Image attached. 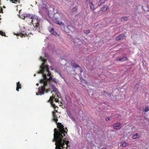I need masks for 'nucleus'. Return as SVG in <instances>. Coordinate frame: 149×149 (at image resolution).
I'll return each instance as SVG.
<instances>
[{
    "instance_id": "nucleus-1",
    "label": "nucleus",
    "mask_w": 149,
    "mask_h": 149,
    "mask_svg": "<svg viewBox=\"0 0 149 149\" xmlns=\"http://www.w3.org/2000/svg\"><path fill=\"white\" fill-rule=\"evenodd\" d=\"M44 56L47 58V55L45 53H43L40 57V60L43 63L40 67L39 71L37 72L38 74H41L43 78L40 80V83L41 84V88H38V93L36 92V95H41L45 93H48V91L52 89L56 94V96L59 98L60 93L53 84V83H57L58 80L52 78L53 75L49 71L48 65L45 64L46 60L44 57Z\"/></svg>"
},
{
    "instance_id": "nucleus-2",
    "label": "nucleus",
    "mask_w": 149,
    "mask_h": 149,
    "mask_svg": "<svg viewBox=\"0 0 149 149\" xmlns=\"http://www.w3.org/2000/svg\"><path fill=\"white\" fill-rule=\"evenodd\" d=\"M57 112L56 110L52 112V120L57 124V127L59 129V131H58L56 128L54 129V139L53 141L55 142L56 149H62L61 147L62 148H67L69 146V142L65 140V138H63V136H65V134H67V132L64 130V126L61 123H57L58 119L55 115V113Z\"/></svg>"
},
{
    "instance_id": "nucleus-3",
    "label": "nucleus",
    "mask_w": 149,
    "mask_h": 149,
    "mask_svg": "<svg viewBox=\"0 0 149 149\" xmlns=\"http://www.w3.org/2000/svg\"><path fill=\"white\" fill-rule=\"evenodd\" d=\"M24 18H22L24 19L25 17L32 19L30 25H33L36 29L39 26V23L40 20L38 18V17L36 15L26 14H24Z\"/></svg>"
},
{
    "instance_id": "nucleus-4",
    "label": "nucleus",
    "mask_w": 149,
    "mask_h": 149,
    "mask_svg": "<svg viewBox=\"0 0 149 149\" xmlns=\"http://www.w3.org/2000/svg\"><path fill=\"white\" fill-rule=\"evenodd\" d=\"M121 124L120 123H117L114 124L113 125L114 128L116 130H119L121 127Z\"/></svg>"
},
{
    "instance_id": "nucleus-5",
    "label": "nucleus",
    "mask_w": 149,
    "mask_h": 149,
    "mask_svg": "<svg viewBox=\"0 0 149 149\" xmlns=\"http://www.w3.org/2000/svg\"><path fill=\"white\" fill-rule=\"evenodd\" d=\"M53 95L52 96H51L50 97L49 100L48 101L49 102L50 101V104L51 105H52V106L54 107L55 108L56 106H55V104H54L53 103V99L54 98V97H53Z\"/></svg>"
},
{
    "instance_id": "nucleus-6",
    "label": "nucleus",
    "mask_w": 149,
    "mask_h": 149,
    "mask_svg": "<svg viewBox=\"0 0 149 149\" xmlns=\"http://www.w3.org/2000/svg\"><path fill=\"white\" fill-rule=\"evenodd\" d=\"M53 21L56 24L60 25L63 24V25H64V24H63V23L59 21L58 19L57 18H56L55 17H53Z\"/></svg>"
},
{
    "instance_id": "nucleus-7",
    "label": "nucleus",
    "mask_w": 149,
    "mask_h": 149,
    "mask_svg": "<svg viewBox=\"0 0 149 149\" xmlns=\"http://www.w3.org/2000/svg\"><path fill=\"white\" fill-rule=\"evenodd\" d=\"M109 8L107 6H104L101 9V10L103 12H106L107 11H108Z\"/></svg>"
},
{
    "instance_id": "nucleus-8",
    "label": "nucleus",
    "mask_w": 149,
    "mask_h": 149,
    "mask_svg": "<svg viewBox=\"0 0 149 149\" xmlns=\"http://www.w3.org/2000/svg\"><path fill=\"white\" fill-rule=\"evenodd\" d=\"M125 37V35L123 34H122L116 38V40H119L121 39H123Z\"/></svg>"
},
{
    "instance_id": "nucleus-9",
    "label": "nucleus",
    "mask_w": 149,
    "mask_h": 149,
    "mask_svg": "<svg viewBox=\"0 0 149 149\" xmlns=\"http://www.w3.org/2000/svg\"><path fill=\"white\" fill-rule=\"evenodd\" d=\"M46 5L44 3H42L41 4H40L39 6V8L42 10L45 9V8H46Z\"/></svg>"
},
{
    "instance_id": "nucleus-10",
    "label": "nucleus",
    "mask_w": 149,
    "mask_h": 149,
    "mask_svg": "<svg viewBox=\"0 0 149 149\" xmlns=\"http://www.w3.org/2000/svg\"><path fill=\"white\" fill-rule=\"evenodd\" d=\"M51 33L53 34L55 36L57 35V33L54 31L53 28H52L50 30H49Z\"/></svg>"
},
{
    "instance_id": "nucleus-11",
    "label": "nucleus",
    "mask_w": 149,
    "mask_h": 149,
    "mask_svg": "<svg viewBox=\"0 0 149 149\" xmlns=\"http://www.w3.org/2000/svg\"><path fill=\"white\" fill-rule=\"evenodd\" d=\"M21 84L19 81L17 83L16 91H19V89L21 88Z\"/></svg>"
},
{
    "instance_id": "nucleus-12",
    "label": "nucleus",
    "mask_w": 149,
    "mask_h": 149,
    "mask_svg": "<svg viewBox=\"0 0 149 149\" xmlns=\"http://www.w3.org/2000/svg\"><path fill=\"white\" fill-rule=\"evenodd\" d=\"M139 136L138 134V133H136L135 134L132 135V138L134 139L139 138Z\"/></svg>"
},
{
    "instance_id": "nucleus-13",
    "label": "nucleus",
    "mask_w": 149,
    "mask_h": 149,
    "mask_svg": "<svg viewBox=\"0 0 149 149\" xmlns=\"http://www.w3.org/2000/svg\"><path fill=\"white\" fill-rule=\"evenodd\" d=\"M25 34L26 35L25 32L23 31L22 32H21L20 33H17V36H20L21 37H22L24 36H25Z\"/></svg>"
},
{
    "instance_id": "nucleus-14",
    "label": "nucleus",
    "mask_w": 149,
    "mask_h": 149,
    "mask_svg": "<svg viewBox=\"0 0 149 149\" xmlns=\"http://www.w3.org/2000/svg\"><path fill=\"white\" fill-rule=\"evenodd\" d=\"M105 1V0H100L98 3V6H100L102 4L104 3Z\"/></svg>"
},
{
    "instance_id": "nucleus-15",
    "label": "nucleus",
    "mask_w": 149,
    "mask_h": 149,
    "mask_svg": "<svg viewBox=\"0 0 149 149\" xmlns=\"http://www.w3.org/2000/svg\"><path fill=\"white\" fill-rule=\"evenodd\" d=\"M72 66H73V67H74V68H77V67H79V68L80 69V72L81 73L82 72V70L81 69V68H80V67L79 66L77 65L76 64H73L72 65Z\"/></svg>"
},
{
    "instance_id": "nucleus-16",
    "label": "nucleus",
    "mask_w": 149,
    "mask_h": 149,
    "mask_svg": "<svg viewBox=\"0 0 149 149\" xmlns=\"http://www.w3.org/2000/svg\"><path fill=\"white\" fill-rule=\"evenodd\" d=\"M129 145L128 143H127L126 142H122L121 143V146L123 147H124L128 146Z\"/></svg>"
},
{
    "instance_id": "nucleus-17",
    "label": "nucleus",
    "mask_w": 149,
    "mask_h": 149,
    "mask_svg": "<svg viewBox=\"0 0 149 149\" xmlns=\"http://www.w3.org/2000/svg\"><path fill=\"white\" fill-rule=\"evenodd\" d=\"M127 60V58L125 57H124L122 58H120L119 59L120 61H123Z\"/></svg>"
},
{
    "instance_id": "nucleus-18",
    "label": "nucleus",
    "mask_w": 149,
    "mask_h": 149,
    "mask_svg": "<svg viewBox=\"0 0 149 149\" xmlns=\"http://www.w3.org/2000/svg\"><path fill=\"white\" fill-rule=\"evenodd\" d=\"M142 8L145 11H149V8L148 6H143Z\"/></svg>"
},
{
    "instance_id": "nucleus-19",
    "label": "nucleus",
    "mask_w": 149,
    "mask_h": 149,
    "mask_svg": "<svg viewBox=\"0 0 149 149\" xmlns=\"http://www.w3.org/2000/svg\"><path fill=\"white\" fill-rule=\"evenodd\" d=\"M90 6L91 10H93L94 9V7L92 3H91L90 4Z\"/></svg>"
},
{
    "instance_id": "nucleus-20",
    "label": "nucleus",
    "mask_w": 149,
    "mask_h": 149,
    "mask_svg": "<svg viewBox=\"0 0 149 149\" xmlns=\"http://www.w3.org/2000/svg\"><path fill=\"white\" fill-rule=\"evenodd\" d=\"M66 27L70 31H72L73 30V28L71 26L67 25L66 26Z\"/></svg>"
},
{
    "instance_id": "nucleus-21",
    "label": "nucleus",
    "mask_w": 149,
    "mask_h": 149,
    "mask_svg": "<svg viewBox=\"0 0 149 149\" xmlns=\"http://www.w3.org/2000/svg\"><path fill=\"white\" fill-rule=\"evenodd\" d=\"M81 81L82 82H85L88 85L89 84L88 83L86 80L84 79H82Z\"/></svg>"
},
{
    "instance_id": "nucleus-22",
    "label": "nucleus",
    "mask_w": 149,
    "mask_h": 149,
    "mask_svg": "<svg viewBox=\"0 0 149 149\" xmlns=\"http://www.w3.org/2000/svg\"><path fill=\"white\" fill-rule=\"evenodd\" d=\"M84 33L85 34H88L90 33V31L88 30H84Z\"/></svg>"
},
{
    "instance_id": "nucleus-23",
    "label": "nucleus",
    "mask_w": 149,
    "mask_h": 149,
    "mask_svg": "<svg viewBox=\"0 0 149 149\" xmlns=\"http://www.w3.org/2000/svg\"><path fill=\"white\" fill-rule=\"evenodd\" d=\"M128 19V18L127 17H123L121 18V20L122 21L126 20Z\"/></svg>"
},
{
    "instance_id": "nucleus-24",
    "label": "nucleus",
    "mask_w": 149,
    "mask_h": 149,
    "mask_svg": "<svg viewBox=\"0 0 149 149\" xmlns=\"http://www.w3.org/2000/svg\"><path fill=\"white\" fill-rule=\"evenodd\" d=\"M149 111V107H145L144 111L145 112H147Z\"/></svg>"
},
{
    "instance_id": "nucleus-25",
    "label": "nucleus",
    "mask_w": 149,
    "mask_h": 149,
    "mask_svg": "<svg viewBox=\"0 0 149 149\" xmlns=\"http://www.w3.org/2000/svg\"><path fill=\"white\" fill-rule=\"evenodd\" d=\"M0 34L2 36H6L5 33L3 32L2 31L0 30Z\"/></svg>"
},
{
    "instance_id": "nucleus-26",
    "label": "nucleus",
    "mask_w": 149,
    "mask_h": 149,
    "mask_svg": "<svg viewBox=\"0 0 149 149\" xmlns=\"http://www.w3.org/2000/svg\"><path fill=\"white\" fill-rule=\"evenodd\" d=\"M59 74L62 78L64 79V77L63 75H62L61 72H59Z\"/></svg>"
},
{
    "instance_id": "nucleus-27",
    "label": "nucleus",
    "mask_w": 149,
    "mask_h": 149,
    "mask_svg": "<svg viewBox=\"0 0 149 149\" xmlns=\"http://www.w3.org/2000/svg\"><path fill=\"white\" fill-rule=\"evenodd\" d=\"M105 120L107 121H108L110 120V118L109 117H107L106 118Z\"/></svg>"
},
{
    "instance_id": "nucleus-28",
    "label": "nucleus",
    "mask_w": 149,
    "mask_h": 149,
    "mask_svg": "<svg viewBox=\"0 0 149 149\" xmlns=\"http://www.w3.org/2000/svg\"><path fill=\"white\" fill-rule=\"evenodd\" d=\"M56 71L59 74V72H60V71H58L57 70H56Z\"/></svg>"
},
{
    "instance_id": "nucleus-29",
    "label": "nucleus",
    "mask_w": 149,
    "mask_h": 149,
    "mask_svg": "<svg viewBox=\"0 0 149 149\" xmlns=\"http://www.w3.org/2000/svg\"><path fill=\"white\" fill-rule=\"evenodd\" d=\"M55 102H58V99H56V98H55Z\"/></svg>"
},
{
    "instance_id": "nucleus-30",
    "label": "nucleus",
    "mask_w": 149,
    "mask_h": 149,
    "mask_svg": "<svg viewBox=\"0 0 149 149\" xmlns=\"http://www.w3.org/2000/svg\"><path fill=\"white\" fill-rule=\"evenodd\" d=\"M67 113H68V115L70 116V113H69L67 111Z\"/></svg>"
},
{
    "instance_id": "nucleus-31",
    "label": "nucleus",
    "mask_w": 149,
    "mask_h": 149,
    "mask_svg": "<svg viewBox=\"0 0 149 149\" xmlns=\"http://www.w3.org/2000/svg\"><path fill=\"white\" fill-rule=\"evenodd\" d=\"M101 149H106V148H102Z\"/></svg>"
},
{
    "instance_id": "nucleus-32",
    "label": "nucleus",
    "mask_w": 149,
    "mask_h": 149,
    "mask_svg": "<svg viewBox=\"0 0 149 149\" xmlns=\"http://www.w3.org/2000/svg\"><path fill=\"white\" fill-rule=\"evenodd\" d=\"M36 85L37 86H38V83H37V84H36Z\"/></svg>"
},
{
    "instance_id": "nucleus-33",
    "label": "nucleus",
    "mask_w": 149,
    "mask_h": 149,
    "mask_svg": "<svg viewBox=\"0 0 149 149\" xmlns=\"http://www.w3.org/2000/svg\"><path fill=\"white\" fill-rule=\"evenodd\" d=\"M77 41H79V40H77Z\"/></svg>"
},
{
    "instance_id": "nucleus-34",
    "label": "nucleus",
    "mask_w": 149,
    "mask_h": 149,
    "mask_svg": "<svg viewBox=\"0 0 149 149\" xmlns=\"http://www.w3.org/2000/svg\"><path fill=\"white\" fill-rule=\"evenodd\" d=\"M36 75V74H35L34 75V76H35Z\"/></svg>"
},
{
    "instance_id": "nucleus-35",
    "label": "nucleus",
    "mask_w": 149,
    "mask_h": 149,
    "mask_svg": "<svg viewBox=\"0 0 149 149\" xmlns=\"http://www.w3.org/2000/svg\"><path fill=\"white\" fill-rule=\"evenodd\" d=\"M87 1H90V0H87Z\"/></svg>"
},
{
    "instance_id": "nucleus-36",
    "label": "nucleus",
    "mask_w": 149,
    "mask_h": 149,
    "mask_svg": "<svg viewBox=\"0 0 149 149\" xmlns=\"http://www.w3.org/2000/svg\"><path fill=\"white\" fill-rule=\"evenodd\" d=\"M73 120H74V118L73 119Z\"/></svg>"
},
{
    "instance_id": "nucleus-37",
    "label": "nucleus",
    "mask_w": 149,
    "mask_h": 149,
    "mask_svg": "<svg viewBox=\"0 0 149 149\" xmlns=\"http://www.w3.org/2000/svg\"><path fill=\"white\" fill-rule=\"evenodd\" d=\"M66 129L67 130V129L66 128Z\"/></svg>"
}]
</instances>
